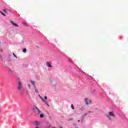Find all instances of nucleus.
<instances>
[{
	"label": "nucleus",
	"mask_w": 128,
	"mask_h": 128,
	"mask_svg": "<svg viewBox=\"0 0 128 128\" xmlns=\"http://www.w3.org/2000/svg\"><path fill=\"white\" fill-rule=\"evenodd\" d=\"M40 98L48 106H50V105L48 104V96H44V99L42 98V96H40Z\"/></svg>",
	"instance_id": "f257e3e1"
},
{
	"label": "nucleus",
	"mask_w": 128,
	"mask_h": 128,
	"mask_svg": "<svg viewBox=\"0 0 128 128\" xmlns=\"http://www.w3.org/2000/svg\"><path fill=\"white\" fill-rule=\"evenodd\" d=\"M22 82L20 81L18 82V90L20 92H22Z\"/></svg>",
	"instance_id": "f03ea898"
},
{
	"label": "nucleus",
	"mask_w": 128,
	"mask_h": 128,
	"mask_svg": "<svg viewBox=\"0 0 128 128\" xmlns=\"http://www.w3.org/2000/svg\"><path fill=\"white\" fill-rule=\"evenodd\" d=\"M85 102L86 104V106H88V104H90L92 102V100H89L88 101V98H85Z\"/></svg>",
	"instance_id": "7ed1b4c3"
},
{
	"label": "nucleus",
	"mask_w": 128,
	"mask_h": 128,
	"mask_svg": "<svg viewBox=\"0 0 128 128\" xmlns=\"http://www.w3.org/2000/svg\"><path fill=\"white\" fill-rule=\"evenodd\" d=\"M46 66H48V68H52V64H50V62H46Z\"/></svg>",
	"instance_id": "20e7f679"
},
{
	"label": "nucleus",
	"mask_w": 128,
	"mask_h": 128,
	"mask_svg": "<svg viewBox=\"0 0 128 128\" xmlns=\"http://www.w3.org/2000/svg\"><path fill=\"white\" fill-rule=\"evenodd\" d=\"M11 24H12L13 26H16V27L18 26V25H17L14 22H11Z\"/></svg>",
	"instance_id": "39448f33"
},
{
	"label": "nucleus",
	"mask_w": 128,
	"mask_h": 128,
	"mask_svg": "<svg viewBox=\"0 0 128 128\" xmlns=\"http://www.w3.org/2000/svg\"><path fill=\"white\" fill-rule=\"evenodd\" d=\"M109 116H114V112H110Z\"/></svg>",
	"instance_id": "423d86ee"
},
{
	"label": "nucleus",
	"mask_w": 128,
	"mask_h": 128,
	"mask_svg": "<svg viewBox=\"0 0 128 128\" xmlns=\"http://www.w3.org/2000/svg\"><path fill=\"white\" fill-rule=\"evenodd\" d=\"M40 124V122H38V121H36L34 122V124L36 126H38V124Z\"/></svg>",
	"instance_id": "0eeeda50"
},
{
	"label": "nucleus",
	"mask_w": 128,
	"mask_h": 128,
	"mask_svg": "<svg viewBox=\"0 0 128 128\" xmlns=\"http://www.w3.org/2000/svg\"><path fill=\"white\" fill-rule=\"evenodd\" d=\"M36 108L37 110V112L38 114H40V110L38 108L36 107Z\"/></svg>",
	"instance_id": "6e6552de"
},
{
	"label": "nucleus",
	"mask_w": 128,
	"mask_h": 128,
	"mask_svg": "<svg viewBox=\"0 0 128 128\" xmlns=\"http://www.w3.org/2000/svg\"><path fill=\"white\" fill-rule=\"evenodd\" d=\"M31 82V84H32V86H36V85H34V81H30Z\"/></svg>",
	"instance_id": "1a4fd4ad"
},
{
	"label": "nucleus",
	"mask_w": 128,
	"mask_h": 128,
	"mask_svg": "<svg viewBox=\"0 0 128 128\" xmlns=\"http://www.w3.org/2000/svg\"><path fill=\"white\" fill-rule=\"evenodd\" d=\"M0 14H2V16H6V14L0 11Z\"/></svg>",
	"instance_id": "9d476101"
},
{
	"label": "nucleus",
	"mask_w": 128,
	"mask_h": 128,
	"mask_svg": "<svg viewBox=\"0 0 128 128\" xmlns=\"http://www.w3.org/2000/svg\"><path fill=\"white\" fill-rule=\"evenodd\" d=\"M22 52H26V48L23 49Z\"/></svg>",
	"instance_id": "9b49d317"
},
{
	"label": "nucleus",
	"mask_w": 128,
	"mask_h": 128,
	"mask_svg": "<svg viewBox=\"0 0 128 128\" xmlns=\"http://www.w3.org/2000/svg\"><path fill=\"white\" fill-rule=\"evenodd\" d=\"M71 108H72V110H74V105L72 104Z\"/></svg>",
	"instance_id": "f8f14e48"
},
{
	"label": "nucleus",
	"mask_w": 128,
	"mask_h": 128,
	"mask_svg": "<svg viewBox=\"0 0 128 128\" xmlns=\"http://www.w3.org/2000/svg\"><path fill=\"white\" fill-rule=\"evenodd\" d=\"M3 12H4V14H6V9H4V10H3Z\"/></svg>",
	"instance_id": "ddd939ff"
},
{
	"label": "nucleus",
	"mask_w": 128,
	"mask_h": 128,
	"mask_svg": "<svg viewBox=\"0 0 128 128\" xmlns=\"http://www.w3.org/2000/svg\"><path fill=\"white\" fill-rule=\"evenodd\" d=\"M34 90H35V91L38 92V90H36V86H34Z\"/></svg>",
	"instance_id": "4468645a"
},
{
	"label": "nucleus",
	"mask_w": 128,
	"mask_h": 128,
	"mask_svg": "<svg viewBox=\"0 0 128 128\" xmlns=\"http://www.w3.org/2000/svg\"><path fill=\"white\" fill-rule=\"evenodd\" d=\"M40 118H44V114H41L40 115Z\"/></svg>",
	"instance_id": "2eb2a0df"
},
{
	"label": "nucleus",
	"mask_w": 128,
	"mask_h": 128,
	"mask_svg": "<svg viewBox=\"0 0 128 128\" xmlns=\"http://www.w3.org/2000/svg\"><path fill=\"white\" fill-rule=\"evenodd\" d=\"M50 128V125H48L46 128Z\"/></svg>",
	"instance_id": "dca6fc26"
},
{
	"label": "nucleus",
	"mask_w": 128,
	"mask_h": 128,
	"mask_svg": "<svg viewBox=\"0 0 128 128\" xmlns=\"http://www.w3.org/2000/svg\"><path fill=\"white\" fill-rule=\"evenodd\" d=\"M13 56H14L15 58H16V54H14V53H13Z\"/></svg>",
	"instance_id": "f3484780"
},
{
	"label": "nucleus",
	"mask_w": 128,
	"mask_h": 128,
	"mask_svg": "<svg viewBox=\"0 0 128 128\" xmlns=\"http://www.w3.org/2000/svg\"><path fill=\"white\" fill-rule=\"evenodd\" d=\"M90 112H90V111H88V112H87V114H90Z\"/></svg>",
	"instance_id": "a211bd4d"
},
{
	"label": "nucleus",
	"mask_w": 128,
	"mask_h": 128,
	"mask_svg": "<svg viewBox=\"0 0 128 128\" xmlns=\"http://www.w3.org/2000/svg\"><path fill=\"white\" fill-rule=\"evenodd\" d=\"M68 120V121H70V120H72V118H70Z\"/></svg>",
	"instance_id": "6ab92c4d"
},
{
	"label": "nucleus",
	"mask_w": 128,
	"mask_h": 128,
	"mask_svg": "<svg viewBox=\"0 0 128 128\" xmlns=\"http://www.w3.org/2000/svg\"><path fill=\"white\" fill-rule=\"evenodd\" d=\"M12 55H10V54H8V56L9 57V58H10V56H11Z\"/></svg>",
	"instance_id": "aec40b11"
},
{
	"label": "nucleus",
	"mask_w": 128,
	"mask_h": 128,
	"mask_svg": "<svg viewBox=\"0 0 128 128\" xmlns=\"http://www.w3.org/2000/svg\"><path fill=\"white\" fill-rule=\"evenodd\" d=\"M107 117L108 118L109 120H110V116H107Z\"/></svg>",
	"instance_id": "412c9836"
},
{
	"label": "nucleus",
	"mask_w": 128,
	"mask_h": 128,
	"mask_svg": "<svg viewBox=\"0 0 128 128\" xmlns=\"http://www.w3.org/2000/svg\"><path fill=\"white\" fill-rule=\"evenodd\" d=\"M23 24H26V22H23Z\"/></svg>",
	"instance_id": "4be33fe9"
},
{
	"label": "nucleus",
	"mask_w": 128,
	"mask_h": 128,
	"mask_svg": "<svg viewBox=\"0 0 128 128\" xmlns=\"http://www.w3.org/2000/svg\"><path fill=\"white\" fill-rule=\"evenodd\" d=\"M36 128H38V126H36Z\"/></svg>",
	"instance_id": "5701e85b"
},
{
	"label": "nucleus",
	"mask_w": 128,
	"mask_h": 128,
	"mask_svg": "<svg viewBox=\"0 0 128 128\" xmlns=\"http://www.w3.org/2000/svg\"><path fill=\"white\" fill-rule=\"evenodd\" d=\"M82 120H84V118H82Z\"/></svg>",
	"instance_id": "b1692460"
},
{
	"label": "nucleus",
	"mask_w": 128,
	"mask_h": 128,
	"mask_svg": "<svg viewBox=\"0 0 128 128\" xmlns=\"http://www.w3.org/2000/svg\"><path fill=\"white\" fill-rule=\"evenodd\" d=\"M85 116H86V114H85Z\"/></svg>",
	"instance_id": "393cba45"
},
{
	"label": "nucleus",
	"mask_w": 128,
	"mask_h": 128,
	"mask_svg": "<svg viewBox=\"0 0 128 128\" xmlns=\"http://www.w3.org/2000/svg\"><path fill=\"white\" fill-rule=\"evenodd\" d=\"M78 122H80V120H78Z\"/></svg>",
	"instance_id": "a878e982"
}]
</instances>
